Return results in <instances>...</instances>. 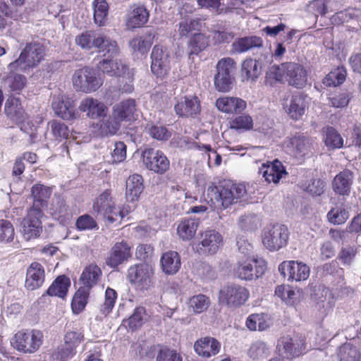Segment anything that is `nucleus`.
Instances as JSON below:
<instances>
[{
	"mask_svg": "<svg viewBox=\"0 0 361 361\" xmlns=\"http://www.w3.org/2000/svg\"><path fill=\"white\" fill-rule=\"evenodd\" d=\"M89 298V290L85 288H80L75 293L72 302L71 307L73 313L79 314L85 308Z\"/></svg>",
	"mask_w": 361,
	"mask_h": 361,
	"instance_id": "52",
	"label": "nucleus"
},
{
	"mask_svg": "<svg viewBox=\"0 0 361 361\" xmlns=\"http://www.w3.org/2000/svg\"><path fill=\"white\" fill-rule=\"evenodd\" d=\"M199 226V221L195 219L185 218L178 224L176 232L178 237L183 241L192 240Z\"/></svg>",
	"mask_w": 361,
	"mask_h": 361,
	"instance_id": "35",
	"label": "nucleus"
},
{
	"mask_svg": "<svg viewBox=\"0 0 361 361\" xmlns=\"http://www.w3.org/2000/svg\"><path fill=\"white\" fill-rule=\"evenodd\" d=\"M160 264L161 270L165 274L174 275L180 268V257L176 251H167L163 253L160 259Z\"/></svg>",
	"mask_w": 361,
	"mask_h": 361,
	"instance_id": "33",
	"label": "nucleus"
},
{
	"mask_svg": "<svg viewBox=\"0 0 361 361\" xmlns=\"http://www.w3.org/2000/svg\"><path fill=\"white\" fill-rule=\"evenodd\" d=\"M279 271L284 278L295 281H305L310 276L309 267L298 261L283 262L279 266Z\"/></svg>",
	"mask_w": 361,
	"mask_h": 361,
	"instance_id": "18",
	"label": "nucleus"
},
{
	"mask_svg": "<svg viewBox=\"0 0 361 361\" xmlns=\"http://www.w3.org/2000/svg\"><path fill=\"white\" fill-rule=\"evenodd\" d=\"M221 348V343L216 338L211 336L202 337L194 343L195 352L204 358L216 355L220 352Z\"/></svg>",
	"mask_w": 361,
	"mask_h": 361,
	"instance_id": "24",
	"label": "nucleus"
},
{
	"mask_svg": "<svg viewBox=\"0 0 361 361\" xmlns=\"http://www.w3.org/2000/svg\"><path fill=\"white\" fill-rule=\"evenodd\" d=\"M348 217V211L343 207L333 208L327 214L329 222L334 224H342L345 222Z\"/></svg>",
	"mask_w": 361,
	"mask_h": 361,
	"instance_id": "63",
	"label": "nucleus"
},
{
	"mask_svg": "<svg viewBox=\"0 0 361 361\" xmlns=\"http://www.w3.org/2000/svg\"><path fill=\"white\" fill-rule=\"evenodd\" d=\"M44 56L45 48L42 44L36 42L27 43L18 58L8 65V70L11 72H29L40 63Z\"/></svg>",
	"mask_w": 361,
	"mask_h": 361,
	"instance_id": "4",
	"label": "nucleus"
},
{
	"mask_svg": "<svg viewBox=\"0 0 361 361\" xmlns=\"http://www.w3.org/2000/svg\"><path fill=\"white\" fill-rule=\"evenodd\" d=\"M117 299V293L115 290L111 288H107L105 290L104 302L99 307V319H102L106 317L110 312H111L116 301Z\"/></svg>",
	"mask_w": 361,
	"mask_h": 361,
	"instance_id": "49",
	"label": "nucleus"
},
{
	"mask_svg": "<svg viewBox=\"0 0 361 361\" xmlns=\"http://www.w3.org/2000/svg\"><path fill=\"white\" fill-rule=\"evenodd\" d=\"M43 342L42 333L37 329L18 331L11 341L12 346L18 352L32 354L39 350Z\"/></svg>",
	"mask_w": 361,
	"mask_h": 361,
	"instance_id": "9",
	"label": "nucleus"
},
{
	"mask_svg": "<svg viewBox=\"0 0 361 361\" xmlns=\"http://www.w3.org/2000/svg\"><path fill=\"white\" fill-rule=\"evenodd\" d=\"M266 269L267 264L263 259L248 256L238 258L233 271L240 280L252 281L261 277Z\"/></svg>",
	"mask_w": 361,
	"mask_h": 361,
	"instance_id": "7",
	"label": "nucleus"
},
{
	"mask_svg": "<svg viewBox=\"0 0 361 361\" xmlns=\"http://www.w3.org/2000/svg\"><path fill=\"white\" fill-rule=\"evenodd\" d=\"M229 128L238 132L248 131L253 128L252 118L248 114H240L229 121Z\"/></svg>",
	"mask_w": 361,
	"mask_h": 361,
	"instance_id": "51",
	"label": "nucleus"
},
{
	"mask_svg": "<svg viewBox=\"0 0 361 361\" xmlns=\"http://www.w3.org/2000/svg\"><path fill=\"white\" fill-rule=\"evenodd\" d=\"M148 319V314L142 307H136L133 314L126 321L133 331L140 327Z\"/></svg>",
	"mask_w": 361,
	"mask_h": 361,
	"instance_id": "54",
	"label": "nucleus"
},
{
	"mask_svg": "<svg viewBox=\"0 0 361 361\" xmlns=\"http://www.w3.org/2000/svg\"><path fill=\"white\" fill-rule=\"evenodd\" d=\"M51 190L50 188L42 185H35L32 188V195L34 202L32 208L44 209L47 206V200L50 197Z\"/></svg>",
	"mask_w": 361,
	"mask_h": 361,
	"instance_id": "43",
	"label": "nucleus"
},
{
	"mask_svg": "<svg viewBox=\"0 0 361 361\" xmlns=\"http://www.w3.org/2000/svg\"><path fill=\"white\" fill-rule=\"evenodd\" d=\"M101 276L102 271L98 266L96 264L87 266L80 277V282L82 285V288L90 290L97 283Z\"/></svg>",
	"mask_w": 361,
	"mask_h": 361,
	"instance_id": "40",
	"label": "nucleus"
},
{
	"mask_svg": "<svg viewBox=\"0 0 361 361\" xmlns=\"http://www.w3.org/2000/svg\"><path fill=\"white\" fill-rule=\"evenodd\" d=\"M94 213L103 216L109 223L121 221L130 212V207H116L109 191L103 192L93 204Z\"/></svg>",
	"mask_w": 361,
	"mask_h": 361,
	"instance_id": "5",
	"label": "nucleus"
},
{
	"mask_svg": "<svg viewBox=\"0 0 361 361\" xmlns=\"http://www.w3.org/2000/svg\"><path fill=\"white\" fill-rule=\"evenodd\" d=\"M4 111L7 117L14 122H20L25 114L18 98L9 97L5 104Z\"/></svg>",
	"mask_w": 361,
	"mask_h": 361,
	"instance_id": "42",
	"label": "nucleus"
},
{
	"mask_svg": "<svg viewBox=\"0 0 361 361\" xmlns=\"http://www.w3.org/2000/svg\"><path fill=\"white\" fill-rule=\"evenodd\" d=\"M52 108L56 114L63 120L70 121L76 118L74 100L67 94L54 95Z\"/></svg>",
	"mask_w": 361,
	"mask_h": 361,
	"instance_id": "21",
	"label": "nucleus"
},
{
	"mask_svg": "<svg viewBox=\"0 0 361 361\" xmlns=\"http://www.w3.org/2000/svg\"><path fill=\"white\" fill-rule=\"evenodd\" d=\"M149 18V11L140 3L130 5L126 14V25L128 30L143 27Z\"/></svg>",
	"mask_w": 361,
	"mask_h": 361,
	"instance_id": "20",
	"label": "nucleus"
},
{
	"mask_svg": "<svg viewBox=\"0 0 361 361\" xmlns=\"http://www.w3.org/2000/svg\"><path fill=\"white\" fill-rule=\"evenodd\" d=\"M271 348L265 342L255 341L247 349L248 357L254 361H259L267 358L271 354Z\"/></svg>",
	"mask_w": 361,
	"mask_h": 361,
	"instance_id": "41",
	"label": "nucleus"
},
{
	"mask_svg": "<svg viewBox=\"0 0 361 361\" xmlns=\"http://www.w3.org/2000/svg\"><path fill=\"white\" fill-rule=\"evenodd\" d=\"M288 228L283 224H273L266 226L262 234L264 246L270 251L279 250L284 247L288 240Z\"/></svg>",
	"mask_w": 361,
	"mask_h": 361,
	"instance_id": "11",
	"label": "nucleus"
},
{
	"mask_svg": "<svg viewBox=\"0 0 361 361\" xmlns=\"http://www.w3.org/2000/svg\"><path fill=\"white\" fill-rule=\"evenodd\" d=\"M143 179L138 174L129 176L126 180V196L128 201H137L143 191Z\"/></svg>",
	"mask_w": 361,
	"mask_h": 361,
	"instance_id": "36",
	"label": "nucleus"
},
{
	"mask_svg": "<svg viewBox=\"0 0 361 361\" xmlns=\"http://www.w3.org/2000/svg\"><path fill=\"white\" fill-rule=\"evenodd\" d=\"M259 173L269 183H278L283 176L286 174L281 161L275 160L273 162L263 164L259 168Z\"/></svg>",
	"mask_w": 361,
	"mask_h": 361,
	"instance_id": "31",
	"label": "nucleus"
},
{
	"mask_svg": "<svg viewBox=\"0 0 361 361\" xmlns=\"http://www.w3.org/2000/svg\"><path fill=\"white\" fill-rule=\"evenodd\" d=\"M324 142L329 149H338L343 147V140L341 135L332 127L325 130Z\"/></svg>",
	"mask_w": 361,
	"mask_h": 361,
	"instance_id": "57",
	"label": "nucleus"
},
{
	"mask_svg": "<svg viewBox=\"0 0 361 361\" xmlns=\"http://www.w3.org/2000/svg\"><path fill=\"white\" fill-rule=\"evenodd\" d=\"M76 229L80 231L98 229L96 220L90 214H85L80 216L75 222Z\"/></svg>",
	"mask_w": 361,
	"mask_h": 361,
	"instance_id": "64",
	"label": "nucleus"
},
{
	"mask_svg": "<svg viewBox=\"0 0 361 361\" xmlns=\"http://www.w3.org/2000/svg\"><path fill=\"white\" fill-rule=\"evenodd\" d=\"M79 109L91 119L106 118L109 112V107L105 103L92 97L83 99L80 103Z\"/></svg>",
	"mask_w": 361,
	"mask_h": 361,
	"instance_id": "22",
	"label": "nucleus"
},
{
	"mask_svg": "<svg viewBox=\"0 0 361 361\" xmlns=\"http://www.w3.org/2000/svg\"><path fill=\"white\" fill-rule=\"evenodd\" d=\"M49 213L54 219H58L63 224L69 217L68 208L64 200L59 196L53 199V202L49 208Z\"/></svg>",
	"mask_w": 361,
	"mask_h": 361,
	"instance_id": "47",
	"label": "nucleus"
},
{
	"mask_svg": "<svg viewBox=\"0 0 361 361\" xmlns=\"http://www.w3.org/2000/svg\"><path fill=\"white\" fill-rule=\"evenodd\" d=\"M116 49V52L113 54L100 53L103 56V59L99 62L97 68L104 74L121 78L122 82H125L122 91L124 92H131L133 90V83L135 71L134 68H130L121 59H118L120 54V48L117 42Z\"/></svg>",
	"mask_w": 361,
	"mask_h": 361,
	"instance_id": "1",
	"label": "nucleus"
},
{
	"mask_svg": "<svg viewBox=\"0 0 361 361\" xmlns=\"http://www.w3.org/2000/svg\"><path fill=\"white\" fill-rule=\"evenodd\" d=\"M224 238L215 230H206L200 235L198 243L192 245V248L199 254L214 255L223 246Z\"/></svg>",
	"mask_w": 361,
	"mask_h": 361,
	"instance_id": "14",
	"label": "nucleus"
},
{
	"mask_svg": "<svg viewBox=\"0 0 361 361\" xmlns=\"http://www.w3.org/2000/svg\"><path fill=\"white\" fill-rule=\"evenodd\" d=\"M247 194L245 185L226 184L223 186L210 185L207 190V201L213 210L227 208L243 200Z\"/></svg>",
	"mask_w": 361,
	"mask_h": 361,
	"instance_id": "2",
	"label": "nucleus"
},
{
	"mask_svg": "<svg viewBox=\"0 0 361 361\" xmlns=\"http://www.w3.org/2000/svg\"><path fill=\"white\" fill-rule=\"evenodd\" d=\"M271 319L269 314L265 313H254L246 319L245 325L250 331H263L270 327Z\"/></svg>",
	"mask_w": 361,
	"mask_h": 361,
	"instance_id": "38",
	"label": "nucleus"
},
{
	"mask_svg": "<svg viewBox=\"0 0 361 361\" xmlns=\"http://www.w3.org/2000/svg\"><path fill=\"white\" fill-rule=\"evenodd\" d=\"M353 173L349 170H344L334 179L333 190L335 192L345 195H348L353 183Z\"/></svg>",
	"mask_w": 361,
	"mask_h": 361,
	"instance_id": "39",
	"label": "nucleus"
},
{
	"mask_svg": "<svg viewBox=\"0 0 361 361\" xmlns=\"http://www.w3.org/2000/svg\"><path fill=\"white\" fill-rule=\"evenodd\" d=\"M262 66L258 61L247 58L241 65V78L243 81L255 82L261 74Z\"/></svg>",
	"mask_w": 361,
	"mask_h": 361,
	"instance_id": "37",
	"label": "nucleus"
},
{
	"mask_svg": "<svg viewBox=\"0 0 361 361\" xmlns=\"http://www.w3.org/2000/svg\"><path fill=\"white\" fill-rule=\"evenodd\" d=\"M154 269L152 265L140 263L128 268L127 277L136 289L147 290L154 286Z\"/></svg>",
	"mask_w": 361,
	"mask_h": 361,
	"instance_id": "10",
	"label": "nucleus"
},
{
	"mask_svg": "<svg viewBox=\"0 0 361 361\" xmlns=\"http://www.w3.org/2000/svg\"><path fill=\"white\" fill-rule=\"evenodd\" d=\"M137 112L135 99H128L120 102L113 106V116L121 123L123 121H131L135 119Z\"/></svg>",
	"mask_w": 361,
	"mask_h": 361,
	"instance_id": "28",
	"label": "nucleus"
},
{
	"mask_svg": "<svg viewBox=\"0 0 361 361\" xmlns=\"http://www.w3.org/2000/svg\"><path fill=\"white\" fill-rule=\"evenodd\" d=\"M306 106L305 97L302 94H295L283 103V109L289 116L298 120L305 114Z\"/></svg>",
	"mask_w": 361,
	"mask_h": 361,
	"instance_id": "30",
	"label": "nucleus"
},
{
	"mask_svg": "<svg viewBox=\"0 0 361 361\" xmlns=\"http://www.w3.org/2000/svg\"><path fill=\"white\" fill-rule=\"evenodd\" d=\"M169 51L160 45L154 47L151 54V71L157 77L166 75L171 68Z\"/></svg>",
	"mask_w": 361,
	"mask_h": 361,
	"instance_id": "16",
	"label": "nucleus"
},
{
	"mask_svg": "<svg viewBox=\"0 0 361 361\" xmlns=\"http://www.w3.org/2000/svg\"><path fill=\"white\" fill-rule=\"evenodd\" d=\"M262 40L256 36L245 37L236 39L233 43V48L235 52H246L252 48L261 47Z\"/></svg>",
	"mask_w": 361,
	"mask_h": 361,
	"instance_id": "46",
	"label": "nucleus"
},
{
	"mask_svg": "<svg viewBox=\"0 0 361 361\" xmlns=\"http://www.w3.org/2000/svg\"><path fill=\"white\" fill-rule=\"evenodd\" d=\"M275 295L288 305H293L296 298L295 291L288 285L278 286L275 289Z\"/></svg>",
	"mask_w": 361,
	"mask_h": 361,
	"instance_id": "62",
	"label": "nucleus"
},
{
	"mask_svg": "<svg viewBox=\"0 0 361 361\" xmlns=\"http://www.w3.org/2000/svg\"><path fill=\"white\" fill-rule=\"evenodd\" d=\"M11 74L4 79V82L11 89V91L20 92L26 85V78L15 72H11Z\"/></svg>",
	"mask_w": 361,
	"mask_h": 361,
	"instance_id": "56",
	"label": "nucleus"
},
{
	"mask_svg": "<svg viewBox=\"0 0 361 361\" xmlns=\"http://www.w3.org/2000/svg\"><path fill=\"white\" fill-rule=\"evenodd\" d=\"M75 43L82 49L90 50L97 48L99 53L113 54L116 51V41L102 34H96L92 31H86L75 37Z\"/></svg>",
	"mask_w": 361,
	"mask_h": 361,
	"instance_id": "6",
	"label": "nucleus"
},
{
	"mask_svg": "<svg viewBox=\"0 0 361 361\" xmlns=\"http://www.w3.org/2000/svg\"><path fill=\"white\" fill-rule=\"evenodd\" d=\"M153 44L150 35L137 36L130 40L128 45L131 54L137 59L145 57Z\"/></svg>",
	"mask_w": 361,
	"mask_h": 361,
	"instance_id": "32",
	"label": "nucleus"
},
{
	"mask_svg": "<svg viewBox=\"0 0 361 361\" xmlns=\"http://www.w3.org/2000/svg\"><path fill=\"white\" fill-rule=\"evenodd\" d=\"M286 80L291 86L302 88L307 83V73L304 67L296 63H283L272 66L266 75V82L272 85L274 81Z\"/></svg>",
	"mask_w": 361,
	"mask_h": 361,
	"instance_id": "3",
	"label": "nucleus"
},
{
	"mask_svg": "<svg viewBox=\"0 0 361 361\" xmlns=\"http://www.w3.org/2000/svg\"><path fill=\"white\" fill-rule=\"evenodd\" d=\"M71 286L69 279L65 276H60L52 283L47 290V294L63 298Z\"/></svg>",
	"mask_w": 361,
	"mask_h": 361,
	"instance_id": "45",
	"label": "nucleus"
},
{
	"mask_svg": "<svg viewBox=\"0 0 361 361\" xmlns=\"http://www.w3.org/2000/svg\"><path fill=\"white\" fill-rule=\"evenodd\" d=\"M44 281V269L38 262H33L27 269L25 286L33 290L41 287Z\"/></svg>",
	"mask_w": 361,
	"mask_h": 361,
	"instance_id": "29",
	"label": "nucleus"
},
{
	"mask_svg": "<svg viewBox=\"0 0 361 361\" xmlns=\"http://www.w3.org/2000/svg\"><path fill=\"white\" fill-rule=\"evenodd\" d=\"M346 77V71L343 67H338L331 71L323 80L326 86H337L342 84Z\"/></svg>",
	"mask_w": 361,
	"mask_h": 361,
	"instance_id": "55",
	"label": "nucleus"
},
{
	"mask_svg": "<svg viewBox=\"0 0 361 361\" xmlns=\"http://www.w3.org/2000/svg\"><path fill=\"white\" fill-rule=\"evenodd\" d=\"M94 21L98 26L105 25L109 14V4L106 0H94L92 2Z\"/></svg>",
	"mask_w": 361,
	"mask_h": 361,
	"instance_id": "44",
	"label": "nucleus"
},
{
	"mask_svg": "<svg viewBox=\"0 0 361 361\" xmlns=\"http://www.w3.org/2000/svg\"><path fill=\"white\" fill-rule=\"evenodd\" d=\"M208 39L204 35L194 33L188 45L189 54H198L208 46Z\"/></svg>",
	"mask_w": 361,
	"mask_h": 361,
	"instance_id": "53",
	"label": "nucleus"
},
{
	"mask_svg": "<svg viewBox=\"0 0 361 361\" xmlns=\"http://www.w3.org/2000/svg\"><path fill=\"white\" fill-rule=\"evenodd\" d=\"M210 305V300L203 294L193 295L189 299V308L195 313H201L207 310Z\"/></svg>",
	"mask_w": 361,
	"mask_h": 361,
	"instance_id": "58",
	"label": "nucleus"
},
{
	"mask_svg": "<svg viewBox=\"0 0 361 361\" xmlns=\"http://www.w3.org/2000/svg\"><path fill=\"white\" fill-rule=\"evenodd\" d=\"M95 125L93 124L94 133L97 136H108L116 134L120 127V122L114 116L107 118H101Z\"/></svg>",
	"mask_w": 361,
	"mask_h": 361,
	"instance_id": "34",
	"label": "nucleus"
},
{
	"mask_svg": "<svg viewBox=\"0 0 361 361\" xmlns=\"http://www.w3.org/2000/svg\"><path fill=\"white\" fill-rule=\"evenodd\" d=\"M48 126L56 140L61 141L68 138L69 130L65 123L53 120L49 122Z\"/></svg>",
	"mask_w": 361,
	"mask_h": 361,
	"instance_id": "61",
	"label": "nucleus"
},
{
	"mask_svg": "<svg viewBox=\"0 0 361 361\" xmlns=\"http://www.w3.org/2000/svg\"><path fill=\"white\" fill-rule=\"evenodd\" d=\"M72 82L76 91L86 94L96 92L103 85V80L99 74L90 67L76 70L72 76Z\"/></svg>",
	"mask_w": 361,
	"mask_h": 361,
	"instance_id": "8",
	"label": "nucleus"
},
{
	"mask_svg": "<svg viewBox=\"0 0 361 361\" xmlns=\"http://www.w3.org/2000/svg\"><path fill=\"white\" fill-rule=\"evenodd\" d=\"M131 257L130 246L128 243L121 241L116 243L111 248L106 263L108 266L116 268L128 261Z\"/></svg>",
	"mask_w": 361,
	"mask_h": 361,
	"instance_id": "25",
	"label": "nucleus"
},
{
	"mask_svg": "<svg viewBox=\"0 0 361 361\" xmlns=\"http://www.w3.org/2000/svg\"><path fill=\"white\" fill-rule=\"evenodd\" d=\"M303 343L297 338L283 336L277 343L276 350L279 355L290 359L299 356L302 353Z\"/></svg>",
	"mask_w": 361,
	"mask_h": 361,
	"instance_id": "23",
	"label": "nucleus"
},
{
	"mask_svg": "<svg viewBox=\"0 0 361 361\" xmlns=\"http://www.w3.org/2000/svg\"><path fill=\"white\" fill-rule=\"evenodd\" d=\"M217 109L226 114H238L247 108V102L239 97L224 96L216 100Z\"/></svg>",
	"mask_w": 361,
	"mask_h": 361,
	"instance_id": "26",
	"label": "nucleus"
},
{
	"mask_svg": "<svg viewBox=\"0 0 361 361\" xmlns=\"http://www.w3.org/2000/svg\"><path fill=\"white\" fill-rule=\"evenodd\" d=\"M338 357L340 360L358 361L360 352L357 348L353 346L351 344L345 343L338 348Z\"/></svg>",
	"mask_w": 361,
	"mask_h": 361,
	"instance_id": "60",
	"label": "nucleus"
},
{
	"mask_svg": "<svg viewBox=\"0 0 361 361\" xmlns=\"http://www.w3.org/2000/svg\"><path fill=\"white\" fill-rule=\"evenodd\" d=\"M283 149L296 158H302L310 151L311 143L309 139L300 135L286 137L282 143Z\"/></svg>",
	"mask_w": 361,
	"mask_h": 361,
	"instance_id": "19",
	"label": "nucleus"
},
{
	"mask_svg": "<svg viewBox=\"0 0 361 361\" xmlns=\"http://www.w3.org/2000/svg\"><path fill=\"white\" fill-rule=\"evenodd\" d=\"M174 109L179 116L194 118L201 111L200 102L195 96L185 97L178 101Z\"/></svg>",
	"mask_w": 361,
	"mask_h": 361,
	"instance_id": "27",
	"label": "nucleus"
},
{
	"mask_svg": "<svg viewBox=\"0 0 361 361\" xmlns=\"http://www.w3.org/2000/svg\"><path fill=\"white\" fill-rule=\"evenodd\" d=\"M249 297L250 292L245 286L231 284L221 289L219 294V301L221 305L237 308L244 305Z\"/></svg>",
	"mask_w": 361,
	"mask_h": 361,
	"instance_id": "13",
	"label": "nucleus"
},
{
	"mask_svg": "<svg viewBox=\"0 0 361 361\" xmlns=\"http://www.w3.org/2000/svg\"><path fill=\"white\" fill-rule=\"evenodd\" d=\"M202 27L201 22L192 18L190 16H186L181 18L179 23V34L182 37H186L191 34L193 35L192 32L199 31Z\"/></svg>",
	"mask_w": 361,
	"mask_h": 361,
	"instance_id": "50",
	"label": "nucleus"
},
{
	"mask_svg": "<svg viewBox=\"0 0 361 361\" xmlns=\"http://www.w3.org/2000/svg\"><path fill=\"white\" fill-rule=\"evenodd\" d=\"M43 213L41 209L30 208L26 217L20 224V233L25 240L38 238L42 231L41 218Z\"/></svg>",
	"mask_w": 361,
	"mask_h": 361,
	"instance_id": "15",
	"label": "nucleus"
},
{
	"mask_svg": "<svg viewBox=\"0 0 361 361\" xmlns=\"http://www.w3.org/2000/svg\"><path fill=\"white\" fill-rule=\"evenodd\" d=\"M353 18H357L361 20L360 9L349 8L337 12L331 17V22L334 25H339Z\"/></svg>",
	"mask_w": 361,
	"mask_h": 361,
	"instance_id": "48",
	"label": "nucleus"
},
{
	"mask_svg": "<svg viewBox=\"0 0 361 361\" xmlns=\"http://www.w3.org/2000/svg\"><path fill=\"white\" fill-rule=\"evenodd\" d=\"M330 0H312L307 7L309 13L314 14L316 17L319 15L324 16L329 11H332L329 6Z\"/></svg>",
	"mask_w": 361,
	"mask_h": 361,
	"instance_id": "59",
	"label": "nucleus"
},
{
	"mask_svg": "<svg viewBox=\"0 0 361 361\" xmlns=\"http://www.w3.org/2000/svg\"><path fill=\"white\" fill-rule=\"evenodd\" d=\"M216 73L214 75L215 89L221 92H228L232 88V73L235 69V62L230 57L219 60L216 66Z\"/></svg>",
	"mask_w": 361,
	"mask_h": 361,
	"instance_id": "12",
	"label": "nucleus"
},
{
	"mask_svg": "<svg viewBox=\"0 0 361 361\" xmlns=\"http://www.w3.org/2000/svg\"><path fill=\"white\" fill-rule=\"evenodd\" d=\"M142 161L147 169L160 174L166 172L170 166L166 155L161 151L153 149H147L143 152Z\"/></svg>",
	"mask_w": 361,
	"mask_h": 361,
	"instance_id": "17",
	"label": "nucleus"
}]
</instances>
